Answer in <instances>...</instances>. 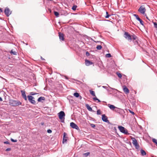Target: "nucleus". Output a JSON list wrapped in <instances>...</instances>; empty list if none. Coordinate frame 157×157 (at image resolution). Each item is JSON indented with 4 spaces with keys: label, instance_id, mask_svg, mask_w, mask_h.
<instances>
[{
    "label": "nucleus",
    "instance_id": "nucleus-1",
    "mask_svg": "<svg viewBox=\"0 0 157 157\" xmlns=\"http://www.w3.org/2000/svg\"><path fill=\"white\" fill-rule=\"evenodd\" d=\"M10 104L12 106H16L20 105L21 103L19 101L11 100L10 101Z\"/></svg>",
    "mask_w": 157,
    "mask_h": 157
},
{
    "label": "nucleus",
    "instance_id": "nucleus-2",
    "mask_svg": "<svg viewBox=\"0 0 157 157\" xmlns=\"http://www.w3.org/2000/svg\"><path fill=\"white\" fill-rule=\"evenodd\" d=\"M59 119L61 120L62 122H64L65 119V113L63 111H61L58 113Z\"/></svg>",
    "mask_w": 157,
    "mask_h": 157
},
{
    "label": "nucleus",
    "instance_id": "nucleus-3",
    "mask_svg": "<svg viewBox=\"0 0 157 157\" xmlns=\"http://www.w3.org/2000/svg\"><path fill=\"white\" fill-rule=\"evenodd\" d=\"M132 143L133 145L136 148L138 149L139 148V145L138 144L135 138H132Z\"/></svg>",
    "mask_w": 157,
    "mask_h": 157
},
{
    "label": "nucleus",
    "instance_id": "nucleus-4",
    "mask_svg": "<svg viewBox=\"0 0 157 157\" xmlns=\"http://www.w3.org/2000/svg\"><path fill=\"white\" fill-rule=\"evenodd\" d=\"M118 128L121 132L126 135L129 134L128 131L124 127L121 126H118Z\"/></svg>",
    "mask_w": 157,
    "mask_h": 157
},
{
    "label": "nucleus",
    "instance_id": "nucleus-5",
    "mask_svg": "<svg viewBox=\"0 0 157 157\" xmlns=\"http://www.w3.org/2000/svg\"><path fill=\"white\" fill-rule=\"evenodd\" d=\"M146 9L144 6L143 5L141 6L138 10V11L144 15L145 14Z\"/></svg>",
    "mask_w": 157,
    "mask_h": 157
},
{
    "label": "nucleus",
    "instance_id": "nucleus-6",
    "mask_svg": "<svg viewBox=\"0 0 157 157\" xmlns=\"http://www.w3.org/2000/svg\"><path fill=\"white\" fill-rule=\"evenodd\" d=\"M28 98L29 101L32 104H35L36 103L35 101L34 100V98L32 96L28 95Z\"/></svg>",
    "mask_w": 157,
    "mask_h": 157
},
{
    "label": "nucleus",
    "instance_id": "nucleus-7",
    "mask_svg": "<svg viewBox=\"0 0 157 157\" xmlns=\"http://www.w3.org/2000/svg\"><path fill=\"white\" fill-rule=\"evenodd\" d=\"M4 13L6 16L8 17L11 13V11L8 7H7L5 10Z\"/></svg>",
    "mask_w": 157,
    "mask_h": 157
},
{
    "label": "nucleus",
    "instance_id": "nucleus-8",
    "mask_svg": "<svg viewBox=\"0 0 157 157\" xmlns=\"http://www.w3.org/2000/svg\"><path fill=\"white\" fill-rule=\"evenodd\" d=\"M70 126L73 128L77 130H79L78 127L74 122H72L70 123Z\"/></svg>",
    "mask_w": 157,
    "mask_h": 157
},
{
    "label": "nucleus",
    "instance_id": "nucleus-9",
    "mask_svg": "<svg viewBox=\"0 0 157 157\" xmlns=\"http://www.w3.org/2000/svg\"><path fill=\"white\" fill-rule=\"evenodd\" d=\"M101 119L103 121L108 123H109V121L107 117L105 114H103L102 115Z\"/></svg>",
    "mask_w": 157,
    "mask_h": 157
},
{
    "label": "nucleus",
    "instance_id": "nucleus-10",
    "mask_svg": "<svg viewBox=\"0 0 157 157\" xmlns=\"http://www.w3.org/2000/svg\"><path fill=\"white\" fill-rule=\"evenodd\" d=\"M124 37L128 40H131L132 37L131 35L127 32H125L124 33Z\"/></svg>",
    "mask_w": 157,
    "mask_h": 157
},
{
    "label": "nucleus",
    "instance_id": "nucleus-11",
    "mask_svg": "<svg viewBox=\"0 0 157 157\" xmlns=\"http://www.w3.org/2000/svg\"><path fill=\"white\" fill-rule=\"evenodd\" d=\"M85 63L86 65V66H89L92 64H93V66H94V64L93 62L87 59L85 60Z\"/></svg>",
    "mask_w": 157,
    "mask_h": 157
},
{
    "label": "nucleus",
    "instance_id": "nucleus-12",
    "mask_svg": "<svg viewBox=\"0 0 157 157\" xmlns=\"http://www.w3.org/2000/svg\"><path fill=\"white\" fill-rule=\"evenodd\" d=\"M21 93L22 96L23 98L25 100L27 101V98L25 94V91L24 90H21Z\"/></svg>",
    "mask_w": 157,
    "mask_h": 157
},
{
    "label": "nucleus",
    "instance_id": "nucleus-13",
    "mask_svg": "<svg viewBox=\"0 0 157 157\" xmlns=\"http://www.w3.org/2000/svg\"><path fill=\"white\" fill-rule=\"evenodd\" d=\"M102 87L104 89H106L108 91H111V90H110L109 89H111L112 90H114L116 91H117V89H116L114 88H111V87H110L109 86H108V87L103 86H102Z\"/></svg>",
    "mask_w": 157,
    "mask_h": 157
},
{
    "label": "nucleus",
    "instance_id": "nucleus-14",
    "mask_svg": "<svg viewBox=\"0 0 157 157\" xmlns=\"http://www.w3.org/2000/svg\"><path fill=\"white\" fill-rule=\"evenodd\" d=\"M123 90L124 92L126 94H128L129 92V90L125 86L123 87Z\"/></svg>",
    "mask_w": 157,
    "mask_h": 157
},
{
    "label": "nucleus",
    "instance_id": "nucleus-15",
    "mask_svg": "<svg viewBox=\"0 0 157 157\" xmlns=\"http://www.w3.org/2000/svg\"><path fill=\"white\" fill-rule=\"evenodd\" d=\"M108 106L109 108L110 109L112 110H115L116 107L114 105L108 104Z\"/></svg>",
    "mask_w": 157,
    "mask_h": 157
},
{
    "label": "nucleus",
    "instance_id": "nucleus-16",
    "mask_svg": "<svg viewBox=\"0 0 157 157\" xmlns=\"http://www.w3.org/2000/svg\"><path fill=\"white\" fill-rule=\"evenodd\" d=\"M59 39L60 40H61L63 41L64 40V36L61 33H59Z\"/></svg>",
    "mask_w": 157,
    "mask_h": 157
},
{
    "label": "nucleus",
    "instance_id": "nucleus-17",
    "mask_svg": "<svg viewBox=\"0 0 157 157\" xmlns=\"http://www.w3.org/2000/svg\"><path fill=\"white\" fill-rule=\"evenodd\" d=\"M114 111L116 112L120 113L121 112V111H123V110L120 108L116 107L114 110Z\"/></svg>",
    "mask_w": 157,
    "mask_h": 157
},
{
    "label": "nucleus",
    "instance_id": "nucleus-18",
    "mask_svg": "<svg viewBox=\"0 0 157 157\" xmlns=\"http://www.w3.org/2000/svg\"><path fill=\"white\" fill-rule=\"evenodd\" d=\"M87 109L90 111H93L91 107H90L89 105L88 104H86L85 105Z\"/></svg>",
    "mask_w": 157,
    "mask_h": 157
},
{
    "label": "nucleus",
    "instance_id": "nucleus-19",
    "mask_svg": "<svg viewBox=\"0 0 157 157\" xmlns=\"http://www.w3.org/2000/svg\"><path fill=\"white\" fill-rule=\"evenodd\" d=\"M66 133L65 132H64L63 134V144L66 142L67 141V140L66 139L67 137H66Z\"/></svg>",
    "mask_w": 157,
    "mask_h": 157
},
{
    "label": "nucleus",
    "instance_id": "nucleus-20",
    "mask_svg": "<svg viewBox=\"0 0 157 157\" xmlns=\"http://www.w3.org/2000/svg\"><path fill=\"white\" fill-rule=\"evenodd\" d=\"M45 100V98L44 97H41L38 98L37 101L39 102H40L42 100Z\"/></svg>",
    "mask_w": 157,
    "mask_h": 157
},
{
    "label": "nucleus",
    "instance_id": "nucleus-21",
    "mask_svg": "<svg viewBox=\"0 0 157 157\" xmlns=\"http://www.w3.org/2000/svg\"><path fill=\"white\" fill-rule=\"evenodd\" d=\"M140 152L141 154L143 156H144L145 155H146V153L145 151L141 149L140 150Z\"/></svg>",
    "mask_w": 157,
    "mask_h": 157
},
{
    "label": "nucleus",
    "instance_id": "nucleus-22",
    "mask_svg": "<svg viewBox=\"0 0 157 157\" xmlns=\"http://www.w3.org/2000/svg\"><path fill=\"white\" fill-rule=\"evenodd\" d=\"M90 94L93 96H95V92L94 91L90 90Z\"/></svg>",
    "mask_w": 157,
    "mask_h": 157
},
{
    "label": "nucleus",
    "instance_id": "nucleus-23",
    "mask_svg": "<svg viewBox=\"0 0 157 157\" xmlns=\"http://www.w3.org/2000/svg\"><path fill=\"white\" fill-rule=\"evenodd\" d=\"M137 20L140 21V24L142 25H144V22L140 18Z\"/></svg>",
    "mask_w": 157,
    "mask_h": 157
},
{
    "label": "nucleus",
    "instance_id": "nucleus-24",
    "mask_svg": "<svg viewBox=\"0 0 157 157\" xmlns=\"http://www.w3.org/2000/svg\"><path fill=\"white\" fill-rule=\"evenodd\" d=\"M74 96L76 98H78L79 97V95L78 93L75 92L74 94Z\"/></svg>",
    "mask_w": 157,
    "mask_h": 157
},
{
    "label": "nucleus",
    "instance_id": "nucleus-25",
    "mask_svg": "<svg viewBox=\"0 0 157 157\" xmlns=\"http://www.w3.org/2000/svg\"><path fill=\"white\" fill-rule=\"evenodd\" d=\"M102 48V47L101 45H98L96 47V48L98 50H101Z\"/></svg>",
    "mask_w": 157,
    "mask_h": 157
},
{
    "label": "nucleus",
    "instance_id": "nucleus-26",
    "mask_svg": "<svg viewBox=\"0 0 157 157\" xmlns=\"http://www.w3.org/2000/svg\"><path fill=\"white\" fill-rule=\"evenodd\" d=\"M117 76H118V77L121 78V77H122V75L121 74L119 73V72H117Z\"/></svg>",
    "mask_w": 157,
    "mask_h": 157
},
{
    "label": "nucleus",
    "instance_id": "nucleus-27",
    "mask_svg": "<svg viewBox=\"0 0 157 157\" xmlns=\"http://www.w3.org/2000/svg\"><path fill=\"white\" fill-rule=\"evenodd\" d=\"M152 141L154 143H155L156 145L157 146V140L155 139H153L152 140Z\"/></svg>",
    "mask_w": 157,
    "mask_h": 157
},
{
    "label": "nucleus",
    "instance_id": "nucleus-28",
    "mask_svg": "<svg viewBox=\"0 0 157 157\" xmlns=\"http://www.w3.org/2000/svg\"><path fill=\"white\" fill-rule=\"evenodd\" d=\"M54 13L55 15L57 17H58L59 15V13L58 12L56 11H54Z\"/></svg>",
    "mask_w": 157,
    "mask_h": 157
},
{
    "label": "nucleus",
    "instance_id": "nucleus-29",
    "mask_svg": "<svg viewBox=\"0 0 157 157\" xmlns=\"http://www.w3.org/2000/svg\"><path fill=\"white\" fill-rule=\"evenodd\" d=\"M95 97L94 98H93V99L95 100V101H98V102H99L100 101L96 97V96H95Z\"/></svg>",
    "mask_w": 157,
    "mask_h": 157
},
{
    "label": "nucleus",
    "instance_id": "nucleus-30",
    "mask_svg": "<svg viewBox=\"0 0 157 157\" xmlns=\"http://www.w3.org/2000/svg\"><path fill=\"white\" fill-rule=\"evenodd\" d=\"M97 115H100L101 114V110L100 109H98L97 111Z\"/></svg>",
    "mask_w": 157,
    "mask_h": 157
},
{
    "label": "nucleus",
    "instance_id": "nucleus-31",
    "mask_svg": "<svg viewBox=\"0 0 157 157\" xmlns=\"http://www.w3.org/2000/svg\"><path fill=\"white\" fill-rule=\"evenodd\" d=\"M10 53L11 54H13V55H16L17 52H13L12 50L10 52Z\"/></svg>",
    "mask_w": 157,
    "mask_h": 157
},
{
    "label": "nucleus",
    "instance_id": "nucleus-32",
    "mask_svg": "<svg viewBox=\"0 0 157 157\" xmlns=\"http://www.w3.org/2000/svg\"><path fill=\"white\" fill-rule=\"evenodd\" d=\"M106 16H105V18H109L110 15L108 14V13L107 12H106Z\"/></svg>",
    "mask_w": 157,
    "mask_h": 157
},
{
    "label": "nucleus",
    "instance_id": "nucleus-33",
    "mask_svg": "<svg viewBox=\"0 0 157 157\" xmlns=\"http://www.w3.org/2000/svg\"><path fill=\"white\" fill-rule=\"evenodd\" d=\"M133 15L134 16H135L136 17V19L137 20H138V19H139L140 18V17H139L136 14H134Z\"/></svg>",
    "mask_w": 157,
    "mask_h": 157
},
{
    "label": "nucleus",
    "instance_id": "nucleus-34",
    "mask_svg": "<svg viewBox=\"0 0 157 157\" xmlns=\"http://www.w3.org/2000/svg\"><path fill=\"white\" fill-rule=\"evenodd\" d=\"M77 7V6H74L72 7V9L73 10H76Z\"/></svg>",
    "mask_w": 157,
    "mask_h": 157
},
{
    "label": "nucleus",
    "instance_id": "nucleus-35",
    "mask_svg": "<svg viewBox=\"0 0 157 157\" xmlns=\"http://www.w3.org/2000/svg\"><path fill=\"white\" fill-rule=\"evenodd\" d=\"M153 24L154 25V27L157 30V23L156 22H154Z\"/></svg>",
    "mask_w": 157,
    "mask_h": 157
},
{
    "label": "nucleus",
    "instance_id": "nucleus-36",
    "mask_svg": "<svg viewBox=\"0 0 157 157\" xmlns=\"http://www.w3.org/2000/svg\"><path fill=\"white\" fill-rule=\"evenodd\" d=\"M132 37L133 40H136L137 38V36L134 35L132 36Z\"/></svg>",
    "mask_w": 157,
    "mask_h": 157
},
{
    "label": "nucleus",
    "instance_id": "nucleus-37",
    "mask_svg": "<svg viewBox=\"0 0 157 157\" xmlns=\"http://www.w3.org/2000/svg\"><path fill=\"white\" fill-rule=\"evenodd\" d=\"M106 56L107 57L109 58L111 57V55L109 53L107 54L106 55Z\"/></svg>",
    "mask_w": 157,
    "mask_h": 157
},
{
    "label": "nucleus",
    "instance_id": "nucleus-38",
    "mask_svg": "<svg viewBox=\"0 0 157 157\" xmlns=\"http://www.w3.org/2000/svg\"><path fill=\"white\" fill-rule=\"evenodd\" d=\"M90 154L89 152H86V153H84V155H85L86 156H87Z\"/></svg>",
    "mask_w": 157,
    "mask_h": 157
},
{
    "label": "nucleus",
    "instance_id": "nucleus-39",
    "mask_svg": "<svg viewBox=\"0 0 157 157\" xmlns=\"http://www.w3.org/2000/svg\"><path fill=\"white\" fill-rule=\"evenodd\" d=\"M11 141L13 142H16L17 141V140H14L12 138H11Z\"/></svg>",
    "mask_w": 157,
    "mask_h": 157
},
{
    "label": "nucleus",
    "instance_id": "nucleus-40",
    "mask_svg": "<svg viewBox=\"0 0 157 157\" xmlns=\"http://www.w3.org/2000/svg\"><path fill=\"white\" fill-rule=\"evenodd\" d=\"M90 53L88 51L86 52V56H90Z\"/></svg>",
    "mask_w": 157,
    "mask_h": 157
},
{
    "label": "nucleus",
    "instance_id": "nucleus-41",
    "mask_svg": "<svg viewBox=\"0 0 157 157\" xmlns=\"http://www.w3.org/2000/svg\"><path fill=\"white\" fill-rule=\"evenodd\" d=\"M90 126L93 128H94L95 127V125L94 124H90Z\"/></svg>",
    "mask_w": 157,
    "mask_h": 157
},
{
    "label": "nucleus",
    "instance_id": "nucleus-42",
    "mask_svg": "<svg viewBox=\"0 0 157 157\" xmlns=\"http://www.w3.org/2000/svg\"><path fill=\"white\" fill-rule=\"evenodd\" d=\"M47 132L49 133H50L52 132V131L51 130L49 129L47 130Z\"/></svg>",
    "mask_w": 157,
    "mask_h": 157
},
{
    "label": "nucleus",
    "instance_id": "nucleus-43",
    "mask_svg": "<svg viewBox=\"0 0 157 157\" xmlns=\"http://www.w3.org/2000/svg\"><path fill=\"white\" fill-rule=\"evenodd\" d=\"M30 94H31V95H34L36 94V93H35L33 92H31L30 93Z\"/></svg>",
    "mask_w": 157,
    "mask_h": 157
},
{
    "label": "nucleus",
    "instance_id": "nucleus-44",
    "mask_svg": "<svg viewBox=\"0 0 157 157\" xmlns=\"http://www.w3.org/2000/svg\"><path fill=\"white\" fill-rule=\"evenodd\" d=\"M10 150H11V148H7L6 150V151H10Z\"/></svg>",
    "mask_w": 157,
    "mask_h": 157
},
{
    "label": "nucleus",
    "instance_id": "nucleus-45",
    "mask_svg": "<svg viewBox=\"0 0 157 157\" xmlns=\"http://www.w3.org/2000/svg\"><path fill=\"white\" fill-rule=\"evenodd\" d=\"M4 143L6 144H9V142L8 141H5L4 142Z\"/></svg>",
    "mask_w": 157,
    "mask_h": 157
},
{
    "label": "nucleus",
    "instance_id": "nucleus-46",
    "mask_svg": "<svg viewBox=\"0 0 157 157\" xmlns=\"http://www.w3.org/2000/svg\"><path fill=\"white\" fill-rule=\"evenodd\" d=\"M144 16H146V18L147 19H148V20H150L149 19V18H148V17L147 16L146 14H144Z\"/></svg>",
    "mask_w": 157,
    "mask_h": 157
},
{
    "label": "nucleus",
    "instance_id": "nucleus-47",
    "mask_svg": "<svg viewBox=\"0 0 157 157\" xmlns=\"http://www.w3.org/2000/svg\"><path fill=\"white\" fill-rule=\"evenodd\" d=\"M130 112L132 113V114L134 115V113L132 111H130Z\"/></svg>",
    "mask_w": 157,
    "mask_h": 157
},
{
    "label": "nucleus",
    "instance_id": "nucleus-48",
    "mask_svg": "<svg viewBox=\"0 0 157 157\" xmlns=\"http://www.w3.org/2000/svg\"><path fill=\"white\" fill-rule=\"evenodd\" d=\"M2 12V10L0 8V13Z\"/></svg>",
    "mask_w": 157,
    "mask_h": 157
},
{
    "label": "nucleus",
    "instance_id": "nucleus-49",
    "mask_svg": "<svg viewBox=\"0 0 157 157\" xmlns=\"http://www.w3.org/2000/svg\"><path fill=\"white\" fill-rule=\"evenodd\" d=\"M2 101V99L1 97H0V101Z\"/></svg>",
    "mask_w": 157,
    "mask_h": 157
},
{
    "label": "nucleus",
    "instance_id": "nucleus-50",
    "mask_svg": "<svg viewBox=\"0 0 157 157\" xmlns=\"http://www.w3.org/2000/svg\"><path fill=\"white\" fill-rule=\"evenodd\" d=\"M91 40H93V41H94V42H96H96H96V41H95L94 40H93L92 38H91Z\"/></svg>",
    "mask_w": 157,
    "mask_h": 157
},
{
    "label": "nucleus",
    "instance_id": "nucleus-51",
    "mask_svg": "<svg viewBox=\"0 0 157 157\" xmlns=\"http://www.w3.org/2000/svg\"><path fill=\"white\" fill-rule=\"evenodd\" d=\"M65 77L66 79H68L67 77V76H65Z\"/></svg>",
    "mask_w": 157,
    "mask_h": 157
},
{
    "label": "nucleus",
    "instance_id": "nucleus-52",
    "mask_svg": "<svg viewBox=\"0 0 157 157\" xmlns=\"http://www.w3.org/2000/svg\"><path fill=\"white\" fill-rule=\"evenodd\" d=\"M41 59H42V60L44 59L42 57H41Z\"/></svg>",
    "mask_w": 157,
    "mask_h": 157
},
{
    "label": "nucleus",
    "instance_id": "nucleus-53",
    "mask_svg": "<svg viewBox=\"0 0 157 157\" xmlns=\"http://www.w3.org/2000/svg\"><path fill=\"white\" fill-rule=\"evenodd\" d=\"M136 44H138V42L137 40H136Z\"/></svg>",
    "mask_w": 157,
    "mask_h": 157
},
{
    "label": "nucleus",
    "instance_id": "nucleus-54",
    "mask_svg": "<svg viewBox=\"0 0 157 157\" xmlns=\"http://www.w3.org/2000/svg\"><path fill=\"white\" fill-rule=\"evenodd\" d=\"M106 21H109V20H106Z\"/></svg>",
    "mask_w": 157,
    "mask_h": 157
}]
</instances>
